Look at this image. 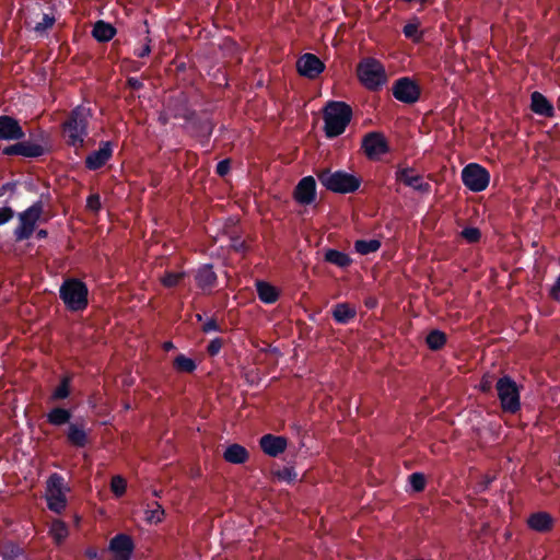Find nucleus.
Segmentation results:
<instances>
[{"label": "nucleus", "mask_w": 560, "mask_h": 560, "mask_svg": "<svg viewBox=\"0 0 560 560\" xmlns=\"http://www.w3.org/2000/svg\"><path fill=\"white\" fill-rule=\"evenodd\" d=\"M353 116L352 108L342 101H329L323 110L324 131L328 139L342 135Z\"/></svg>", "instance_id": "1"}, {"label": "nucleus", "mask_w": 560, "mask_h": 560, "mask_svg": "<svg viewBox=\"0 0 560 560\" xmlns=\"http://www.w3.org/2000/svg\"><path fill=\"white\" fill-rule=\"evenodd\" d=\"M90 109L78 106L71 110L68 118L62 124V132L68 145L74 149H81L84 145V139L88 136Z\"/></svg>", "instance_id": "2"}, {"label": "nucleus", "mask_w": 560, "mask_h": 560, "mask_svg": "<svg viewBox=\"0 0 560 560\" xmlns=\"http://www.w3.org/2000/svg\"><path fill=\"white\" fill-rule=\"evenodd\" d=\"M319 183L329 191L336 194H351L361 185V178L345 171L331 172L329 168L317 172Z\"/></svg>", "instance_id": "3"}, {"label": "nucleus", "mask_w": 560, "mask_h": 560, "mask_svg": "<svg viewBox=\"0 0 560 560\" xmlns=\"http://www.w3.org/2000/svg\"><path fill=\"white\" fill-rule=\"evenodd\" d=\"M358 79L368 90L380 91L388 81L384 65L372 57L363 58L357 67Z\"/></svg>", "instance_id": "4"}, {"label": "nucleus", "mask_w": 560, "mask_h": 560, "mask_svg": "<svg viewBox=\"0 0 560 560\" xmlns=\"http://www.w3.org/2000/svg\"><path fill=\"white\" fill-rule=\"evenodd\" d=\"M60 299L68 310L78 312L88 306L89 290L84 282L78 279H67L60 287Z\"/></svg>", "instance_id": "5"}, {"label": "nucleus", "mask_w": 560, "mask_h": 560, "mask_svg": "<svg viewBox=\"0 0 560 560\" xmlns=\"http://www.w3.org/2000/svg\"><path fill=\"white\" fill-rule=\"evenodd\" d=\"M495 390L503 411L516 413L521 409V393L517 383L509 375L495 382Z\"/></svg>", "instance_id": "6"}, {"label": "nucleus", "mask_w": 560, "mask_h": 560, "mask_svg": "<svg viewBox=\"0 0 560 560\" xmlns=\"http://www.w3.org/2000/svg\"><path fill=\"white\" fill-rule=\"evenodd\" d=\"M67 487L65 479L58 474H51L46 482L45 499L47 508L57 513H62L67 508Z\"/></svg>", "instance_id": "7"}, {"label": "nucleus", "mask_w": 560, "mask_h": 560, "mask_svg": "<svg viewBox=\"0 0 560 560\" xmlns=\"http://www.w3.org/2000/svg\"><path fill=\"white\" fill-rule=\"evenodd\" d=\"M44 214V205L36 201L24 211L18 214L19 224L14 229L16 241L28 240L34 233L36 225L42 221Z\"/></svg>", "instance_id": "8"}, {"label": "nucleus", "mask_w": 560, "mask_h": 560, "mask_svg": "<svg viewBox=\"0 0 560 560\" xmlns=\"http://www.w3.org/2000/svg\"><path fill=\"white\" fill-rule=\"evenodd\" d=\"M462 180L469 190L480 192L488 187L490 174L483 166L470 163L463 168Z\"/></svg>", "instance_id": "9"}, {"label": "nucleus", "mask_w": 560, "mask_h": 560, "mask_svg": "<svg viewBox=\"0 0 560 560\" xmlns=\"http://www.w3.org/2000/svg\"><path fill=\"white\" fill-rule=\"evenodd\" d=\"M393 96L404 104H415L420 100L421 88L410 77H401L394 81L392 86Z\"/></svg>", "instance_id": "10"}, {"label": "nucleus", "mask_w": 560, "mask_h": 560, "mask_svg": "<svg viewBox=\"0 0 560 560\" xmlns=\"http://www.w3.org/2000/svg\"><path fill=\"white\" fill-rule=\"evenodd\" d=\"M182 117L184 118L183 128L191 137L208 138L212 133L211 122L195 110L186 109Z\"/></svg>", "instance_id": "11"}, {"label": "nucleus", "mask_w": 560, "mask_h": 560, "mask_svg": "<svg viewBox=\"0 0 560 560\" xmlns=\"http://www.w3.org/2000/svg\"><path fill=\"white\" fill-rule=\"evenodd\" d=\"M361 148L370 160H376L390 151L388 141L381 131L368 132L362 139Z\"/></svg>", "instance_id": "12"}, {"label": "nucleus", "mask_w": 560, "mask_h": 560, "mask_svg": "<svg viewBox=\"0 0 560 560\" xmlns=\"http://www.w3.org/2000/svg\"><path fill=\"white\" fill-rule=\"evenodd\" d=\"M296 69L300 75L313 80L325 70V63L316 55L306 52L298 59Z\"/></svg>", "instance_id": "13"}, {"label": "nucleus", "mask_w": 560, "mask_h": 560, "mask_svg": "<svg viewBox=\"0 0 560 560\" xmlns=\"http://www.w3.org/2000/svg\"><path fill=\"white\" fill-rule=\"evenodd\" d=\"M294 200L303 206H308L316 198V182L313 176L303 177L294 188Z\"/></svg>", "instance_id": "14"}, {"label": "nucleus", "mask_w": 560, "mask_h": 560, "mask_svg": "<svg viewBox=\"0 0 560 560\" xmlns=\"http://www.w3.org/2000/svg\"><path fill=\"white\" fill-rule=\"evenodd\" d=\"M396 179L419 192L429 194L431 191V185L424 182L421 175L415 174V170L411 167L397 170Z\"/></svg>", "instance_id": "15"}, {"label": "nucleus", "mask_w": 560, "mask_h": 560, "mask_svg": "<svg viewBox=\"0 0 560 560\" xmlns=\"http://www.w3.org/2000/svg\"><path fill=\"white\" fill-rule=\"evenodd\" d=\"M133 548L132 539L125 534L116 535L109 542L114 560H130Z\"/></svg>", "instance_id": "16"}, {"label": "nucleus", "mask_w": 560, "mask_h": 560, "mask_svg": "<svg viewBox=\"0 0 560 560\" xmlns=\"http://www.w3.org/2000/svg\"><path fill=\"white\" fill-rule=\"evenodd\" d=\"M259 446L266 455L270 457H278L285 451L288 446V439L282 435L268 433L259 439Z\"/></svg>", "instance_id": "17"}, {"label": "nucleus", "mask_w": 560, "mask_h": 560, "mask_svg": "<svg viewBox=\"0 0 560 560\" xmlns=\"http://www.w3.org/2000/svg\"><path fill=\"white\" fill-rule=\"evenodd\" d=\"M24 131L19 121L10 116H0V140H20Z\"/></svg>", "instance_id": "18"}, {"label": "nucleus", "mask_w": 560, "mask_h": 560, "mask_svg": "<svg viewBox=\"0 0 560 560\" xmlns=\"http://www.w3.org/2000/svg\"><path fill=\"white\" fill-rule=\"evenodd\" d=\"M113 149L110 142H103L98 150L90 153L85 159V166L89 170H98L112 158Z\"/></svg>", "instance_id": "19"}, {"label": "nucleus", "mask_w": 560, "mask_h": 560, "mask_svg": "<svg viewBox=\"0 0 560 560\" xmlns=\"http://www.w3.org/2000/svg\"><path fill=\"white\" fill-rule=\"evenodd\" d=\"M5 155H22L36 158L43 154V148L39 144L31 142H18L3 149Z\"/></svg>", "instance_id": "20"}, {"label": "nucleus", "mask_w": 560, "mask_h": 560, "mask_svg": "<svg viewBox=\"0 0 560 560\" xmlns=\"http://www.w3.org/2000/svg\"><path fill=\"white\" fill-rule=\"evenodd\" d=\"M530 109L539 116L551 118L555 116L553 105L540 92H533L530 95Z\"/></svg>", "instance_id": "21"}, {"label": "nucleus", "mask_w": 560, "mask_h": 560, "mask_svg": "<svg viewBox=\"0 0 560 560\" xmlns=\"http://www.w3.org/2000/svg\"><path fill=\"white\" fill-rule=\"evenodd\" d=\"M67 441L75 447H85L89 444V435L84 424L70 423L67 430Z\"/></svg>", "instance_id": "22"}, {"label": "nucleus", "mask_w": 560, "mask_h": 560, "mask_svg": "<svg viewBox=\"0 0 560 560\" xmlns=\"http://www.w3.org/2000/svg\"><path fill=\"white\" fill-rule=\"evenodd\" d=\"M331 316L337 324L347 325L357 316V310L349 303H337L331 308Z\"/></svg>", "instance_id": "23"}, {"label": "nucleus", "mask_w": 560, "mask_h": 560, "mask_svg": "<svg viewBox=\"0 0 560 560\" xmlns=\"http://www.w3.org/2000/svg\"><path fill=\"white\" fill-rule=\"evenodd\" d=\"M527 524L529 528L536 532L547 533L551 530L553 526V520L547 512H536L528 517Z\"/></svg>", "instance_id": "24"}, {"label": "nucleus", "mask_w": 560, "mask_h": 560, "mask_svg": "<svg viewBox=\"0 0 560 560\" xmlns=\"http://www.w3.org/2000/svg\"><path fill=\"white\" fill-rule=\"evenodd\" d=\"M197 285L202 289H212L217 284V275L211 265H203L195 273Z\"/></svg>", "instance_id": "25"}, {"label": "nucleus", "mask_w": 560, "mask_h": 560, "mask_svg": "<svg viewBox=\"0 0 560 560\" xmlns=\"http://www.w3.org/2000/svg\"><path fill=\"white\" fill-rule=\"evenodd\" d=\"M248 451L237 443L229 445L223 453L224 460L231 464H244L248 460Z\"/></svg>", "instance_id": "26"}, {"label": "nucleus", "mask_w": 560, "mask_h": 560, "mask_svg": "<svg viewBox=\"0 0 560 560\" xmlns=\"http://www.w3.org/2000/svg\"><path fill=\"white\" fill-rule=\"evenodd\" d=\"M256 291L259 300L265 304H273L279 299V291L277 288L266 281H257Z\"/></svg>", "instance_id": "27"}, {"label": "nucleus", "mask_w": 560, "mask_h": 560, "mask_svg": "<svg viewBox=\"0 0 560 560\" xmlns=\"http://www.w3.org/2000/svg\"><path fill=\"white\" fill-rule=\"evenodd\" d=\"M324 259L339 268H348L352 264V258L348 254L334 248L325 252Z\"/></svg>", "instance_id": "28"}, {"label": "nucleus", "mask_w": 560, "mask_h": 560, "mask_svg": "<svg viewBox=\"0 0 560 560\" xmlns=\"http://www.w3.org/2000/svg\"><path fill=\"white\" fill-rule=\"evenodd\" d=\"M115 34L116 28L104 21H97L92 31L93 37L98 42H108L115 36Z\"/></svg>", "instance_id": "29"}, {"label": "nucleus", "mask_w": 560, "mask_h": 560, "mask_svg": "<svg viewBox=\"0 0 560 560\" xmlns=\"http://www.w3.org/2000/svg\"><path fill=\"white\" fill-rule=\"evenodd\" d=\"M447 341V336L440 329L431 330L425 337V343L432 351L441 350Z\"/></svg>", "instance_id": "30"}, {"label": "nucleus", "mask_w": 560, "mask_h": 560, "mask_svg": "<svg viewBox=\"0 0 560 560\" xmlns=\"http://www.w3.org/2000/svg\"><path fill=\"white\" fill-rule=\"evenodd\" d=\"M49 535L56 544L63 542L69 535L67 524L60 520H55L50 525Z\"/></svg>", "instance_id": "31"}, {"label": "nucleus", "mask_w": 560, "mask_h": 560, "mask_svg": "<svg viewBox=\"0 0 560 560\" xmlns=\"http://www.w3.org/2000/svg\"><path fill=\"white\" fill-rule=\"evenodd\" d=\"M382 244L378 240H357L354 242V249L360 255H369L375 253L381 248Z\"/></svg>", "instance_id": "32"}, {"label": "nucleus", "mask_w": 560, "mask_h": 560, "mask_svg": "<svg viewBox=\"0 0 560 560\" xmlns=\"http://www.w3.org/2000/svg\"><path fill=\"white\" fill-rule=\"evenodd\" d=\"M420 21L418 18H413L410 22H408L404 28L402 33L406 38L411 39L415 43H420L422 40L423 34L419 31Z\"/></svg>", "instance_id": "33"}, {"label": "nucleus", "mask_w": 560, "mask_h": 560, "mask_svg": "<svg viewBox=\"0 0 560 560\" xmlns=\"http://www.w3.org/2000/svg\"><path fill=\"white\" fill-rule=\"evenodd\" d=\"M70 418V411L63 408H54L47 415V421L52 425L66 424L69 422Z\"/></svg>", "instance_id": "34"}, {"label": "nucleus", "mask_w": 560, "mask_h": 560, "mask_svg": "<svg viewBox=\"0 0 560 560\" xmlns=\"http://www.w3.org/2000/svg\"><path fill=\"white\" fill-rule=\"evenodd\" d=\"M197 369L196 361L182 353H177V372L192 373Z\"/></svg>", "instance_id": "35"}, {"label": "nucleus", "mask_w": 560, "mask_h": 560, "mask_svg": "<svg viewBox=\"0 0 560 560\" xmlns=\"http://www.w3.org/2000/svg\"><path fill=\"white\" fill-rule=\"evenodd\" d=\"M110 490L116 497H121L126 493L127 481L121 476H114L110 480Z\"/></svg>", "instance_id": "36"}, {"label": "nucleus", "mask_w": 560, "mask_h": 560, "mask_svg": "<svg viewBox=\"0 0 560 560\" xmlns=\"http://www.w3.org/2000/svg\"><path fill=\"white\" fill-rule=\"evenodd\" d=\"M164 517V511L162 510L161 505L158 503H154V506L151 509H148L145 511V521L152 524H158L162 522Z\"/></svg>", "instance_id": "37"}, {"label": "nucleus", "mask_w": 560, "mask_h": 560, "mask_svg": "<svg viewBox=\"0 0 560 560\" xmlns=\"http://www.w3.org/2000/svg\"><path fill=\"white\" fill-rule=\"evenodd\" d=\"M409 483L413 491L421 492L425 488V476L422 472H412L409 476Z\"/></svg>", "instance_id": "38"}, {"label": "nucleus", "mask_w": 560, "mask_h": 560, "mask_svg": "<svg viewBox=\"0 0 560 560\" xmlns=\"http://www.w3.org/2000/svg\"><path fill=\"white\" fill-rule=\"evenodd\" d=\"M460 235L463 238L466 240L467 243L469 244H475V243H478L481 238V232L478 228H474V226H468V228H465L462 232H460Z\"/></svg>", "instance_id": "39"}, {"label": "nucleus", "mask_w": 560, "mask_h": 560, "mask_svg": "<svg viewBox=\"0 0 560 560\" xmlns=\"http://www.w3.org/2000/svg\"><path fill=\"white\" fill-rule=\"evenodd\" d=\"M494 381L495 377L493 374H483L479 383L480 392H482L483 394H490L492 392Z\"/></svg>", "instance_id": "40"}, {"label": "nucleus", "mask_w": 560, "mask_h": 560, "mask_svg": "<svg viewBox=\"0 0 560 560\" xmlns=\"http://www.w3.org/2000/svg\"><path fill=\"white\" fill-rule=\"evenodd\" d=\"M70 388H69V381L67 378H63L61 383L57 386V388L52 393L54 399H65L69 396Z\"/></svg>", "instance_id": "41"}, {"label": "nucleus", "mask_w": 560, "mask_h": 560, "mask_svg": "<svg viewBox=\"0 0 560 560\" xmlns=\"http://www.w3.org/2000/svg\"><path fill=\"white\" fill-rule=\"evenodd\" d=\"M55 24V18L48 14H44L40 22L36 23L34 30L37 33H44L47 30L51 28Z\"/></svg>", "instance_id": "42"}, {"label": "nucleus", "mask_w": 560, "mask_h": 560, "mask_svg": "<svg viewBox=\"0 0 560 560\" xmlns=\"http://www.w3.org/2000/svg\"><path fill=\"white\" fill-rule=\"evenodd\" d=\"M277 476L279 479L288 481V482H292V481L296 480V478H298V474L293 467L282 468L281 470H279L277 472Z\"/></svg>", "instance_id": "43"}, {"label": "nucleus", "mask_w": 560, "mask_h": 560, "mask_svg": "<svg viewBox=\"0 0 560 560\" xmlns=\"http://www.w3.org/2000/svg\"><path fill=\"white\" fill-rule=\"evenodd\" d=\"M222 346H223V340L221 338H214L207 346V353L210 357H214L221 351Z\"/></svg>", "instance_id": "44"}, {"label": "nucleus", "mask_w": 560, "mask_h": 560, "mask_svg": "<svg viewBox=\"0 0 560 560\" xmlns=\"http://www.w3.org/2000/svg\"><path fill=\"white\" fill-rule=\"evenodd\" d=\"M231 247L237 253H244L247 249L245 241L240 235L231 237Z\"/></svg>", "instance_id": "45"}, {"label": "nucleus", "mask_w": 560, "mask_h": 560, "mask_svg": "<svg viewBox=\"0 0 560 560\" xmlns=\"http://www.w3.org/2000/svg\"><path fill=\"white\" fill-rule=\"evenodd\" d=\"M86 208L92 211H98L101 209V198L98 195H91L86 199Z\"/></svg>", "instance_id": "46"}, {"label": "nucleus", "mask_w": 560, "mask_h": 560, "mask_svg": "<svg viewBox=\"0 0 560 560\" xmlns=\"http://www.w3.org/2000/svg\"><path fill=\"white\" fill-rule=\"evenodd\" d=\"M14 217V211L10 207L0 208V225L9 222Z\"/></svg>", "instance_id": "47"}, {"label": "nucleus", "mask_w": 560, "mask_h": 560, "mask_svg": "<svg viewBox=\"0 0 560 560\" xmlns=\"http://www.w3.org/2000/svg\"><path fill=\"white\" fill-rule=\"evenodd\" d=\"M230 161L229 160H222L217 164L215 172L219 176H225L230 172Z\"/></svg>", "instance_id": "48"}, {"label": "nucleus", "mask_w": 560, "mask_h": 560, "mask_svg": "<svg viewBox=\"0 0 560 560\" xmlns=\"http://www.w3.org/2000/svg\"><path fill=\"white\" fill-rule=\"evenodd\" d=\"M549 295L556 302H560V276L556 279L555 283L549 290Z\"/></svg>", "instance_id": "49"}, {"label": "nucleus", "mask_w": 560, "mask_h": 560, "mask_svg": "<svg viewBox=\"0 0 560 560\" xmlns=\"http://www.w3.org/2000/svg\"><path fill=\"white\" fill-rule=\"evenodd\" d=\"M202 331L206 334L211 331H221V328L214 318H210L203 324Z\"/></svg>", "instance_id": "50"}, {"label": "nucleus", "mask_w": 560, "mask_h": 560, "mask_svg": "<svg viewBox=\"0 0 560 560\" xmlns=\"http://www.w3.org/2000/svg\"><path fill=\"white\" fill-rule=\"evenodd\" d=\"M151 51L149 43H143L139 48L135 49V55L139 58L147 57Z\"/></svg>", "instance_id": "51"}, {"label": "nucleus", "mask_w": 560, "mask_h": 560, "mask_svg": "<svg viewBox=\"0 0 560 560\" xmlns=\"http://www.w3.org/2000/svg\"><path fill=\"white\" fill-rule=\"evenodd\" d=\"M162 282L165 287H173L175 284V276L172 273H167L163 279Z\"/></svg>", "instance_id": "52"}, {"label": "nucleus", "mask_w": 560, "mask_h": 560, "mask_svg": "<svg viewBox=\"0 0 560 560\" xmlns=\"http://www.w3.org/2000/svg\"><path fill=\"white\" fill-rule=\"evenodd\" d=\"M85 557L89 558V559H95L97 558L98 556V551L95 547H89L85 552H84Z\"/></svg>", "instance_id": "53"}, {"label": "nucleus", "mask_w": 560, "mask_h": 560, "mask_svg": "<svg viewBox=\"0 0 560 560\" xmlns=\"http://www.w3.org/2000/svg\"><path fill=\"white\" fill-rule=\"evenodd\" d=\"M128 85L131 86L132 89H140L141 88V82L135 78H129L128 79Z\"/></svg>", "instance_id": "54"}, {"label": "nucleus", "mask_w": 560, "mask_h": 560, "mask_svg": "<svg viewBox=\"0 0 560 560\" xmlns=\"http://www.w3.org/2000/svg\"><path fill=\"white\" fill-rule=\"evenodd\" d=\"M185 68H186L185 62H177V77L179 75V73H180L182 71H184V70H185Z\"/></svg>", "instance_id": "55"}, {"label": "nucleus", "mask_w": 560, "mask_h": 560, "mask_svg": "<svg viewBox=\"0 0 560 560\" xmlns=\"http://www.w3.org/2000/svg\"><path fill=\"white\" fill-rule=\"evenodd\" d=\"M47 236V231L46 230H39L37 232V237L38 238H45Z\"/></svg>", "instance_id": "56"}, {"label": "nucleus", "mask_w": 560, "mask_h": 560, "mask_svg": "<svg viewBox=\"0 0 560 560\" xmlns=\"http://www.w3.org/2000/svg\"><path fill=\"white\" fill-rule=\"evenodd\" d=\"M163 348H164L165 351L171 350L173 348L172 341L164 342Z\"/></svg>", "instance_id": "57"}, {"label": "nucleus", "mask_w": 560, "mask_h": 560, "mask_svg": "<svg viewBox=\"0 0 560 560\" xmlns=\"http://www.w3.org/2000/svg\"><path fill=\"white\" fill-rule=\"evenodd\" d=\"M184 276H185V272L177 270V276H176L177 284L182 281Z\"/></svg>", "instance_id": "58"}, {"label": "nucleus", "mask_w": 560, "mask_h": 560, "mask_svg": "<svg viewBox=\"0 0 560 560\" xmlns=\"http://www.w3.org/2000/svg\"><path fill=\"white\" fill-rule=\"evenodd\" d=\"M14 551L16 552V553H15V556H16V557L19 556V553H21L19 548H13V549H12V552H14Z\"/></svg>", "instance_id": "59"}, {"label": "nucleus", "mask_w": 560, "mask_h": 560, "mask_svg": "<svg viewBox=\"0 0 560 560\" xmlns=\"http://www.w3.org/2000/svg\"><path fill=\"white\" fill-rule=\"evenodd\" d=\"M4 559L5 560H12L11 557H7V556H4Z\"/></svg>", "instance_id": "60"}]
</instances>
